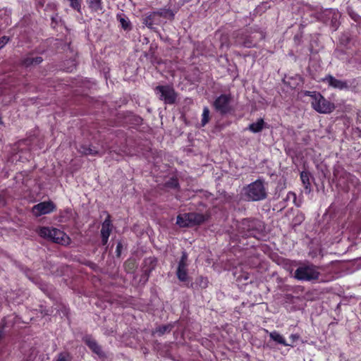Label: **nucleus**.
Here are the masks:
<instances>
[{
    "label": "nucleus",
    "mask_w": 361,
    "mask_h": 361,
    "mask_svg": "<svg viewBox=\"0 0 361 361\" xmlns=\"http://www.w3.org/2000/svg\"><path fill=\"white\" fill-rule=\"evenodd\" d=\"M84 341L85 344L92 350V352L97 354L99 357H105V354L102 350L101 346L95 340L91 338L90 337H87L84 339Z\"/></svg>",
    "instance_id": "obj_13"
},
{
    "label": "nucleus",
    "mask_w": 361,
    "mask_h": 361,
    "mask_svg": "<svg viewBox=\"0 0 361 361\" xmlns=\"http://www.w3.org/2000/svg\"><path fill=\"white\" fill-rule=\"evenodd\" d=\"M157 21V16L154 12H152L143 19V23L149 28H153V25Z\"/></svg>",
    "instance_id": "obj_20"
},
{
    "label": "nucleus",
    "mask_w": 361,
    "mask_h": 361,
    "mask_svg": "<svg viewBox=\"0 0 361 361\" xmlns=\"http://www.w3.org/2000/svg\"><path fill=\"white\" fill-rule=\"evenodd\" d=\"M4 336V331H3V329L0 330V340L1 339V338Z\"/></svg>",
    "instance_id": "obj_41"
},
{
    "label": "nucleus",
    "mask_w": 361,
    "mask_h": 361,
    "mask_svg": "<svg viewBox=\"0 0 361 361\" xmlns=\"http://www.w3.org/2000/svg\"><path fill=\"white\" fill-rule=\"evenodd\" d=\"M264 229V224L257 219H244L239 226V232L243 237L246 238H257Z\"/></svg>",
    "instance_id": "obj_1"
},
{
    "label": "nucleus",
    "mask_w": 361,
    "mask_h": 361,
    "mask_svg": "<svg viewBox=\"0 0 361 361\" xmlns=\"http://www.w3.org/2000/svg\"><path fill=\"white\" fill-rule=\"evenodd\" d=\"M187 267L178 266L176 275L180 281H186L188 279Z\"/></svg>",
    "instance_id": "obj_22"
},
{
    "label": "nucleus",
    "mask_w": 361,
    "mask_h": 361,
    "mask_svg": "<svg viewBox=\"0 0 361 361\" xmlns=\"http://www.w3.org/2000/svg\"><path fill=\"white\" fill-rule=\"evenodd\" d=\"M154 13H155L157 18L159 16V17H162L164 18H168L169 20H173V18H174V13H173V11L171 10L170 8H160L159 10H158L157 11H154Z\"/></svg>",
    "instance_id": "obj_14"
},
{
    "label": "nucleus",
    "mask_w": 361,
    "mask_h": 361,
    "mask_svg": "<svg viewBox=\"0 0 361 361\" xmlns=\"http://www.w3.org/2000/svg\"><path fill=\"white\" fill-rule=\"evenodd\" d=\"M335 109L334 103L329 100H326L317 92V112L322 114H329L332 112Z\"/></svg>",
    "instance_id": "obj_11"
},
{
    "label": "nucleus",
    "mask_w": 361,
    "mask_h": 361,
    "mask_svg": "<svg viewBox=\"0 0 361 361\" xmlns=\"http://www.w3.org/2000/svg\"><path fill=\"white\" fill-rule=\"evenodd\" d=\"M209 121V110L207 107H204L202 113V126H205Z\"/></svg>",
    "instance_id": "obj_30"
},
{
    "label": "nucleus",
    "mask_w": 361,
    "mask_h": 361,
    "mask_svg": "<svg viewBox=\"0 0 361 361\" xmlns=\"http://www.w3.org/2000/svg\"><path fill=\"white\" fill-rule=\"evenodd\" d=\"M265 38V33L262 31H255L243 37V44L247 48L254 47L257 42Z\"/></svg>",
    "instance_id": "obj_9"
},
{
    "label": "nucleus",
    "mask_w": 361,
    "mask_h": 361,
    "mask_svg": "<svg viewBox=\"0 0 361 361\" xmlns=\"http://www.w3.org/2000/svg\"><path fill=\"white\" fill-rule=\"evenodd\" d=\"M111 216L109 214L107 215L106 219L102 223V229H101V235H110L111 231Z\"/></svg>",
    "instance_id": "obj_15"
},
{
    "label": "nucleus",
    "mask_w": 361,
    "mask_h": 361,
    "mask_svg": "<svg viewBox=\"0 0 361 361\" xmlns=\"http://www.w3.org/2000/svg\"><path fill=\"white\" fill-rule=\"evenodd\" d=\"M342 178L346 180L348 183V188H349V184L355 186L359 183V179L355 176L347 171H344L343 173Z\"/></svg>",
    "instance_id": "obj_16"
},
{
    "label": "nucleus",
    "mask_w": 361,
    "mask_h": 361,
    "mask_svg": "<svg viewBox=\"0 0 361 361\" xmlns=\"http://www.w3.org/2000/svg\"><path fill=\"white\" fill-rule=\"evenodd\" d=\"M331 12L330 11H325V15L327 16L329 14H330Z\"/></svg>",
    "instance_id": "obj_44"
},
{
    "label": "nucleus",
    "mask_w": 361,
    "mask_h": 361,
    "mask_svg": "<svg viewBox=\"0 0 361 361\" xmlns=\"http://www.w3.org/2000/svg\"><path fill=\"white\" fill-rule=\"evenodd\" d=\"M122 249H123V245H122V243H121V242H118V243H117L116 250V256H117L118 257H120V256H121V255Z\"/></svg>",
    "instance_id": "obj_35"
},
{
    "label": "nucleus",
    "mask_w": 361,
    "mask_h": 361,
    "mask_svg": "<svg viewBox=\"0 0 361 361\" xmlns=\"http://www.w3.org/2000/svg\"><path fill=\"white\" fill-rule=\"evenodd\" d=\"M314 266L299 267L294 273V277L300 281H310L316 278Z\"/></svg>",
    "instance_id": "obj_8"
},
{
    "label": "nucleus",
    "mask_w": 361,
    "mask_h": 361,
    "mask_svg": "<svg viewBox=\"0 0 361 361\" xmlns=\"http://www.w3.org/2000/svg\"><path fill=\"white\" fill-rule=\"evenodd\" d=\"M39 235L63 245H68L71 241L70 238L63 231L55 228L42 227L39 229Z\"/></svg>",
    "instance_id": "obj_3"
},
{
    "label": "nucleus",
    "mask_w": 361,
    "mask_h": 361,
    "mask_svg": "<svg viewBox=\"0 0 361 361\" xmlns=\"http://www.w3.org/2000/svg\"><path fill=\"white\" fill-rule=\"evenodd\" d=\"M187 218H185V214H180L177 216L176 224L180 227H191L190 222L186 221Z\"/></svg>",
    "instance_id": "obj_26"
},
{
    "label": "nucleus",
    "mask_w": 361,
    "mask_h": 361,
    "mask_svg": "<svg viewBox=\"0 0 361 361\" xmlns=\"http://www.w3.org/2000/svg\"><path fill=\"white\" fill-rule=\"evenodd\" d=\"M322 81L327 83L329 86L334 89L339 90H354L355 85L353 84L355 83L356 80L353 79L352 81L348 82L346 80L336 79L334 76L329 75L322 79Z\"/></svg>",
    "instance_id": "obj_4"
},
{
    "label": "nucleus",
    "mask_w": 361,
    "mask_h": 361,
    "mask_svg": "<svg viewBox=\"0 0 361 361\" xmlns=\"http://www.w3.org/2000/svg\"><path fill=\"white\" fill-rule=\"evenodd\" d=\"M200 286L202 288H207V283H205V284H200Z\"/></svg>",
    "instance_id": "obj_43"
},
{
    "label": "nucleus",
    "mask_w": 361,
    "mask_h": 361,
    "mask_svg": "<svg viewBox=\"0 0 361 361\" xmlns=\"http://www.w3.org/2000/svg\"><path fill=\"white\" fill-rule=\"evenodd\" d=\"M231 100L232 97L231 94H221L214 102V106L216 111L222 115L230 113L232 111L231 106Z\"/></svg>",
    "instance_id": "obj_6"
},
{
    "label": "nucleus",
    "mask_w": 361,
    "mask_h": 361,
    "mask_svg": "<svg viewBox=\"0 0 361 361\" xmlns=\"http://www.w3.org/2000/svg\"><path fill=\"white\" fill-rule=\"evenodd\" d=\"M245 195L249 201H259L267 197L264 181L258 179L245 188Z\"/></svg>",
    "instance_id": "obj_2"
},
{
    "label": "nucleus",
    "mask_w": 361,
    "mask_h": 361,
    "mask_svg": "<svg viewBox=\"0 0 361 361\" xmlns=\"http://www.w3.org/2000/svg\"><path fill=\"white\" fill-rule=\"evenodd\" d=\"M185 217L187 218L186 221L190 222V226L199 225L205 221V217L203 214L195 212L185 213Z\"/></svg>",
    "instance_id": "obj_12"
},
{
    "label": "nucleus",
    "mask_w": 361,
    "mask_h": 361,
    "mask_svg": "<svg viewBox=\"0 0 361 361\" xmlns=\"http://www.w3.org/2000/svg\"><path fill=\"white\" fill-rule=\"evenodd\" d=\"M300 178L302 182L305 186L306 190H308V192H310V175L308 173L302 171L300 174Z\"/></svg>",
    "instance_id": "obj_24"
},
{
    "label": "nucleus",
    "mask_w": 361,
    "mask_h": 361,
    "mask_svg": "<svg viewBox=\"0 0 361 361\" xmlns=\"http://www.w3.org/2000/svg\"><path fill=\"white\" fill-rule=\"evenodd\" d=\"M320 18H321L320 16L317 13V20H319L320 19Z\"/></svg>",
    "instance_id": "obj_45"
},
{
    "label": "nucleus",
    "mask_w": 361,
    "mask_h": 361,
    "mask_svg": "<svg viewBox=\"0 0 361 361\" xmlns=\"http://www.w3.org/2000/svg\"><path fill=\"white\" fill-rule=\"evenodd\" d=\"M155 91L160 94L159 99L166 104H173L176 102L177 94L174 89L169 85H158Z\"/></svg>",
    "instance_id": "obj_5"
},
{
    "label": "nucleus",
    "mask_w": 361,
    "mask_h": 361,
    "mask_svg": "<svg viewBox=\"0 0 361 361\" xmlns=\"http://www.w3.org/2000/svg\"><path fill=\"white\" fill-rule=\"evenodd\" d=\"M352 18L354 19L355 21L356 22H358L359 20H361V17L357 16V15H355V16H352Z\"/></svg>",
    "instance_id": "obj_38"
},
{
    "label": "nucleus",
    "mask_w": 361,
    "mask_h": 361,
    "mask_svg": "<svg viewBox=\"0 0 361 361\" xmlns=\"http://www.w3.org/2000/svg\"><path fill=\"white\" fill-rule=\"evenodd\" d=\"M297 78H287L285 77L283 79V82L285 84L288 85L290 88L294 89L298 85V82H296Z\"/></svg>",
    "instance_id": "obj_29"
},
{
    "label": "nucleus",
    "mask_w": 361,
    "mask_h": 361,
    "mask_svg": "<svg viewBox=\"0 0 361 361\" xmlns=\"http://www.w3.org/2000/svg\"><path fill=\"white\" fill-rule=\"evenodd\" d=\"M293 197V199H295V194L293 193V192H289L288 195V197Z\"/></svg>",
    "instance_id": "obj_39"
},
{
    "label": "nucleus",
    "mask_w": 361,
    "mask_h": 361,
    "mask_svg": "<svg viewBox=\"0 0 361 361\" xmlns=\"http://www.w3.org/2000/svg\"><path fill=\"white\" fill-rule=\"evenodd\" d=\"M43 61L41 56H37L35 58L27 57L22 61V64L26 67H28L31 65H37L42 63Z\"/></svg>",
    "instance_id": "obj_19"
},
{
    "label": "nucleus",
    "mask_w": 361,
    "mask_h": 361,
    "mask_svg": "<svg viewBox=\"0 0 361 361\" xmlns=\"http://www.w3.org/2000/svg\"><path fill=\"white\" fill-rule=\"evenodd\" d=\"M116 18L121 23L122 28L125 30H128L131 29V24L128 18H125L123 14H117Z\"/></svg>",
    "instance_id": "obj_21"
},
{
    "label": "nucleus",
    "mask_w": 361,
    "mask_h": 361,
    "mask_svg": "<svg viewBox=\"0 0 361 361\" xmlns=\"http://www.w3.org/2000/svg\"><path fill=\"white\" fill-rule=\"evenodd\" d=\"M78 152L84 155H97L99 152L90 146L82 145L78 148Z\"/></svg>",
    "instance_id": "obj_17"
},
{
    "label": "nucleus",
    "mask_w": 361,
    "mask_h": 361,
    "mask_svg": "<svg viewBox=\"0 0 361 361\" xmlns=\"http://www.w3.org/2000/svg\"><path fill=\"white\" fill-rule=\"evenodd\" d=\"M101 236H102V243L103 245H105L108 242L109 235H101Z\"/></svg>",
    "instance_id": "obj_37"
},
{
    "label": "nucleus",
    "mask_w": 361,
    "mask_h": 361,
    "mask_svg": "<svg viewBox=\"0 0 361 361\" xmlns=\"http://www.w3.org/2000/svg\"><path fill=\"white\" fill-rule=\"evenodd\" d=\"M301 93L305 96H310L312 97H316L315 92L305 91V92H302Z\"/></svg>",
    "instance_id": "obj_36"
},
{
    "label": "nucleus",
    "mask_w": 361,
    "mask_h": 361,
    "mask_svg": "<svg viewBox=\"0 0 361 361\" xmlns=\"http://www.w3.org/2000/svg\"><path fill=\"white\" fill-rule=\"evenodd\" d=\"M56 209L55 204L49 200L44 201L34 205L32 208V213L36 217L50 214Z\"/></svg>",
    "instance_id": "obj_7"
},
{
    "label": "nucleus",
    "mask_w": 361,
    "mask_h": 361,
    "mask_svg": "<svg viewBox=\"0 0 361 361\" xmlns=\"http://www.w3.org/2000/svg\"><path fill=\"white\" fill-rule=\"evenodd\" d=\"M318 269H319V267H317V283H319V282H324V281H329V280L331 279V276H329L328 279H324L322 276V274H321L320 271H318Z\"/></svg>",
    "instance_id": "obj_34"
},
{
    "label": "nucleus",
    "mask_w": 361,
    "mask_h": 361,
    "mask_svg": "<svg viewBox=\"0 0 361 361\" xmlns=\"http://www.w3.org/2000/svg\"><path fill=\"white\" fill-rule=\"evenodd\" d=\"M10 40V38L6 36H3L0 38V49L4 47Z\"/></svg>",
    "instance_id": "obj_33"
},
{
    "label": "nucleus",
    "mask_w": 361,
    "mask_h": 361,
    "mask_svg": "<svg viewBox=\"0 0 361 361\" xmlns=\"http://www.w3.org/2000/svg\"><path fill=\"white\" fill-rule=\"evenodd\" d=\"M157 262V258L154 256L147 257L143 260L142 266V279H143L145 281L148 280L151 272L156 268Z\"/></svg>",
    "instance_id": "obj_10"
},
{
    "label": "nucleus",
    "mask_w": 361,
    "mask_h": 361,
    "mask_svg": "<svg viewBox=\"0 0 361 361\" xmlns=\"http://www.w3.org/2000/svg\"><path fill=\"white\" fill-rule=\"evenodd\" d=\"M270 338L273 339L274 341L277 342L278 343L288 345L286 344L285 339L283 338V336L277 333L276 331H273L270 334Z\"/></svg>",
    "instance_id": "obj_25"
},
{
    "label": "nucleus",
    "mask_w": 361,
    "mask_h": 361,
    "mask_svg": "<svg viewBox=\"0 0 361 361\" xmlns=\"http://www.w3.org/2000/svg\"><path fill=\"white\" fill-rule=\"evenodd\" d=\"M51 21L52 23H54L55 24H57V20L56 17H51Z\"/></svg>",
    "instance_id": "obj_40"
},
{
    "label": "nucleus",
    "mask_w": 361,
    "mask_h": 361,
    "mask_svg": "<svg viewBox=\"0 0 361 361\" xmlns=\"http://www.w3.org/2000/svg\"><path fill=\"white\" fill-rule=\"evenodd\" d=\"M173 328V324H168L166 325L159 326L156 329L155 333L158 334L159 336H162L164 334H166V332H170Z\"/></svg>",
    "instance_id": "obj_23"
},
{
    "label": "nucleus",
    "mask_w": 361,
    "mask_h": 361,
    "mask_svg": "<svg viewBox=\"0 0 361 361\" xmlns=\"http://www.w3.org/2000/svg\"><path fill=\"white\" fill-rule=\"evenodd\" d=\"M292 337H293V338H295V337H296V336H295V335H292Z\"/></svg>",
    "instance_id": "obj_46"
},
{
    "label": "nucleus",
    "mask_w": 361,
    "mask_h": 361,
    "mask_svg": "<svg viewBox=\"0 0 361 361\" xmlns=\"http://www.w3.org/2000/svg\"><path fill=\"white\" fill-rule=\"evenodd\" d=\"M187 259H188V255L186 252L183 251L182 252L181 258L179 261L178 266H183V267H187Z\"/></svg>",
    "instance_id": "obj_32"
},
{
    "label": "nucleus",
    "mask_w": 361,
    "mask_h": 361,
    "mask_svg": "<svg viewBox=\"0 0 361 361\" xmlns=\"http://www.w3.org/2000/svg\"><path fill=\"white\" fill-rule=\"evenodd\" d=\"M56 361H71V356L68 353H61Z\"/></svg>",
    "instance_id": "obj_31"
},
{
    "label": "nucleus",
    "mask_w": 361,
    "mask_h": 361,
    "mask_svg": "<svg viewBox=\"0 0 361 361\" xmlns=\"http://www.w3.org/2000/svg\"><path fill=\"white\" fill-rule=\"evenodd\" d=\"M165 187L169 188L177 189L179 188L178 180L176 178L172 177L165 183Z\"/></svg>",
    "instance_id": "obj_27"
},
{
    "label": "nucleus",
    "mask_w": 361,
    "mask_h": 361,
    "mask_svg": "<svg viewBox=\"0 0 361 361\" xmlns=\"http://www.w3.org/2000/svg\"><path fill=\"white\" fill-rule=\"evenodd\" d=\"M89 6L95 11L102 10V0H90Z\"/></svg>",
    "instance_id": "obj_28"
},
{
    "label": "nucleus",
    "mask_w": 361,
    "mask_h": 361,
    "mask_svg": "<svg viewBox=\"0 0 361 361\" xmlns=\"http://www.w3.org/2000/svg\"><path fill=\"white\" fill-rule=\"evenodd\" d=\"M264 125V120L262 118H259L256 123L250 124L248 129L253 133H259L262 130Z\"/></svg>",
    "instance_id": "obj_18"
},
{
    "label": "nucleus",
    "mask_w": 361,
    "mask_h": 361,
    "mask_svg": "<svg viewBox=\"0 0 361 361\" xmlns=\"http://www.w3.org/2000/svg\"><path fill=\"white\" fill-rule=\"evenodd\" d=\"M312 106L313 109L316 110V102H312Z\"/></svg>",
    "instance_id": "obj_42"
}]
</instances>
